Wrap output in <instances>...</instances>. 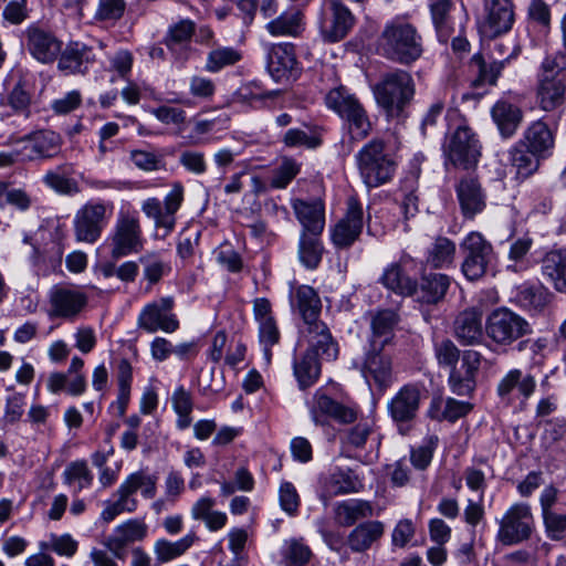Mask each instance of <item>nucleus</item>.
Returning <instances> with one entry per match:
<instances>
[{"label": "nucleus", "mask_w": 566, "mask_h": 566, "mask_svg": "<svg viewBox=\"0 0 566 566\" xmlns=\"http://www.w3.org/2000/svg\"><path fill=\"white\" fill-rule=\"evenodd\" d=\"M434 357L439 367L449 369L448 385L458 396L471 395L476 387V375L483 355L474 349L461 350L451 339L434 344Z\"/></svg>", "instance_id": "nucleus-1"}, {"label": "nucleus", "mask_w": 566, "mask_h": 566, "mask_svg": "<svg viewBox=\"0 0 566 566\" xmlns=\"http://www.w3.org/2000/svg\"><path fill=\"white\" fill-rule=\"evenodd\" d=\"M295 304L303 317L304 327L302 336L312 349L322 348V355L328 360L338 356V346L333 339L328 327L318 319L322 303L316 291L308 285L297 286L295 290Z\"/></svg>", "instance_id": "nucleus-2"}, {"label": "nucleus", "mask_w": 566, "mask_h": 566, "mask_svg": "<svg viewBox=\"0 0 566 566\" xmlns=\"http://www.w3.org/2000/svg\"><path fill=\"white\" fill-rule=\"evenodd\" d=\"M382 54L397 63L411 64L422 54V39L409 22L395 20L387 23L380 35Z\"/></svg>", "instance_id": "nucleus-3"}, {"label": "nucleus", "mask_w": 566, "mask_h": 566, "mask_svg": "<svg viewBox=\"0 0 566 566\" xmlns=\"http://www.w3.org/2000/svg\"><path fill=\"white\" fill-rule=\"evenodd\" d=\"M566 98V52L547 55L542 63L537 99L543 111L558 108Z\"/></svg>", "instance_id": "nucleus-4"}, {"label": "nucleus", "mask_w": 566, "mask_h": 566, "mask_svg": "<svg viewBox=\"0 0 566 566\" xmlns=\"http://www.w3.org/2000/svg\"><path fill=\"white\" fill-rule=\"evenodd\" d=\"M373 92L376 102L388 115H399L413 97L415 82L409 72L395 70L384 74Z\"/></svg>", "instance_id": "nucleus-5"}, {"label": "nucleus", "mask_w": 566, "mask_h": 566, "mask_svg": "<svg viewBox=\"0 0 566 566\" xmlns=\"http://www.w3.org/2000/svg\"><path fill=\"white\" fill-rule=\"evenodd\" d=\"M325 105L346 119L353 139L365 138L371 128L370 122L360 102L345 86L329 90L325 95Z\"/></svg>", "instance_id": "nucleus-6"}, {"label": "nucleus", "mask_w": 566, "mask_h": 566, "mask_svg": "<svg viewBox=\"0 0 566 566\" xmlns=\"http://www.w3.org/2000/svg\"><path fill=\"white\" fill-rule=\"evenodd\" d=\"M359 174L369 188L379 187L388 182L396 170V163L385 153V144L380 139H373L356 155Z\"/></svg>", "instance_id": "nucleus-7"}, {"label": "nucleus", "mask_w": 566, "mask_h": 566, "mask_svg": "<svg viewBox=\"0 0 566 566\" xmlns=\"http://www.w3.org/2000/svg\"><path fill=\"white\" fill-rule=\"evenodd\" d=\"M484 329L488 338L500 347H507L532 333L531 324L507 307L493 310L486 317Z\"/></svg>", "instance_id": "nucleus-8"}, {"label": "nucleus", "mask_w": 566, "mask_h": 566, "mask_svg": "<svg viewBox=\"0 0 566 566\" xmlns=\"http://www.w3.org/2000/svg\"><path fill=\"white\" fill-rule=\"evenodd\" d=\"M496 541L505 546H512L527 541L534 528V517L531 506L526 503L512 504L497 520Z\"/></svg>", "instance_id": "nucleus-9"}, {"label": "nucleus", "mask_w": 566, "mask_h": 566, "mask_svg": "<svg viewBox=\"0 0 566 566\" xmlns=\"http://www.w3.org/2000/svg\"><path fill=\"white\" fill-rule=\"evenodd\" d=\"M114 205L105 200L86 202L74 219L75 235L78 241L94 243L112 218Z\"/></svg>", "instance_id": "nucleus-10"}, {"label": "nucleus", "mask_w": 566, "mask_h": 566, "mask_svg": "<svg viewBox=\"0 0 566 566\" xmlns=\"http://www.w3.org/2000/svg\"><path fill=\"white\" fill-rule=\"evenodd\" d=\"M184 201V187L181 184H175L171 190L166 195L161 202L158 198H147L142 203L144 214L154 221L157 229L165 231L164 237L168 235L176 226V213Z\"/></svg>", "instance_id": "nucleus-11"}, {"label": "nucleus", "mask_w": 566, "mask_h": 566, "mask_svg": "<svg viewBox=\"0 0 566 566\" xmlns=\"http://www.w3.org/2000/svg\"><path fill=\"white\" fill-rule=\"evenodd\" d=\"M460 248L464 254L462 272L470 281L481 279L493 259L492 244L476 231L470 232L461 242Z\"/></svg>", "instance_id": "nucleus-12"}, {"label": "nucleus", "mask_w": 566, "mask_h": 566, "mask_svg": "<svg viewBox=\"0 0 566 566\" xmlns=\"http://www.w3.org/2000/svg\"><path fill=\"white\" fill-rule=\"evenodd\" d=\"M88 295L77 286L55 285L49 293L48 315L73 321L86 308Z\"/></svg>", "instance_id": "nucleus-13"}, {"label": "nucleus", "mask_w": 566, "mask_h": 566, "mask_svg": "<svg viewBox=\"0 0 566 566\" xmlns=\"http://www.w3.org/2000/svg\"><path fill=\"white\" fill-rule=\"evenodd\" d=\"M444 151L454 167L470 169L478 164L481 145L471 128L460 125L451 135Z\"/></svg>", "instance_id": "nucleus-14"}, {"label": "nucleus", "mask_w": 566, "mask_h": 566, "mask_svg": "<svg viewBox=\"0 0 566 566\" xmlns=\"http://www.w3.org/2000/svg\"><path fill=\"white\" fill-rule=\"evenodd\" d=\"M114 258L137 253L143 249L139 218L130 212H119L112 237Z\"/></svg>", "instance_id": "nucleus-15"}, {"label": "nucleus", "mask_w": 566, "mask_h": 566, "mask_svg": "<svg viewBox=\"0 0 566 566\" xmlns=\"http://www.w3.org/2000/svg\"><path fill=\"white\" fill-rule=\"evenodd\" d=\"M172 307L174 300L169 296L148 303L138 316V327L147 333L176 332L179 328V322L176 315L171 313Z\"/></svg>", "instance_id": "nucleus-16"}, {"label": "nucleus", "mask_w": 566, "mask_h": 566, "mask_svg": "<svg viewBox=\"0 0 566 566\" xmlns=\"http://www.w3.org/2000/svg\"><path fill=\"white\" fill-rule=\"evenodd\" d=\"M413 259L408 254L385 268L380 282L394 293L402 296H410L417 291V280L410 274Z\"/></svg>", "instance_id": "nucleus-17"}, {"label": "nucleus", "mask_w": 566, "mask_h": 566, "mask_svg": "<svg viewBox=\"0 0 566 566\" xmlns=\"http://www.w3.org/2000/svg\"><path fill=\"white\" fill-rule=\"evenodd\" d=\"M514 20L512 0H490L485 4V18L481 24V32L486 38H496L509 32Z\"/></svg>", "instance_id": "nucleus-18"}, {"label": "nucleus", "mask_w": 566, "mask_h": 566, "mask_svg": "<svg viewBox=\"0 0 566 566\" xmlns=\"http://www.w3.org/2000/svg\"><path fill=\"white\" fill-rule=\"evenodd\" d=\"M364 212L361 205L355 198L347 201L345 216L335 224L332 231L333 243L337 248L350 247L361 233Z\"/></svg>", "instance_id": "nucleus-19"}, {"label": "nucleus", "mask_w": 566, "mask_h": 566, "mask_svg": "<svg viewBox=\"0 0 566 566\" xmlns=\"http://www.w3.org/2000/svg\"><path fill=\"white\" fill-rule=\"evenodd\" d=\"M19 143L22 145V161L46 159L55 156L61 146V137L52 130H38L25 135Z\"/></svg>", "instance_id": "nucleus-20"}, {"label": "nucleus", "mask_w": 566, "mask_h": 566, "mask_svg": "<svg viewBox=\"0 0 566 566\" xmlns=\"http://www.w3.org/2000/svg\"><path fill=\"white\" fill-rule=\"evenodd\" d=\"M311 417L317 426L326 424L327 418H333L340 423H350L356 420L357 412L354 408L342 405L322 390H317L313 397Z\"/></svg>", "instance_id": "nucleus-21"}, {"label": "nucleus", "mask_w": 566, "mask_h": 566, "mask_svg": "<svg viewBox=\"0 0 566 566\" xmlns=\"http://www.w3.org/2000/svg\"><path fill=\"white\" fill-rule=\"evenodd\" d=\"M365 379L381 389L388 387L392 381L391 357L382 352V347H370L361 368Z\"/></svg>", "instance_id": "nucleus-22"}, {"label": "nucleus", "mask_w": 566, "mask_h": 566, "mask_svg": "<svg viewBox=\"0 0 566 566\" xmlns=\"http://www.w3.org/2000/svg\"><path fill=\"white\" fill-rule=\"evenodd\" d=\"M457 197L461 211L465 218L472 219L485 208L486 196L479 180L468 176L457 186Z\"/></svg>", "instance_id": "nucleus-23"}, {"label": "nucleus", "mask_w": 566, "mask_h": 566, "mask_svg": "<svg viewBox=\"0 0 566 566\" xmlns=\"http://www.w3.org/2000/svg\"><path fill=\"white\" fill-rule=\"evenodd\" d=\"M420 399V388L416 385H406L388 402L389 415L396 422H408L416 417Z\"/></svg>", "instance_id": "nucleus-24"}, {"label": "nucleus", "mask_w": 566, "mask_h": 566, "mask_svg": "<svg viewBox=\"0 0 566 566\" xmlns=\"http://www.w3.org/2000/svg\"><path fill=\"white\" fill-rule=\"evenodd\" d=\"M27 46L31 55L42 63H50L61 52V42L50 32L36 27L27 30Z\"/></svg>", "instance_id": "nucleus-25"}, {"label": "nucleus", "mask_w": 566, "mask_h": 566, "mask_svg": "<svg viewBox=\"0 0 566 566\" xmlns=\"http://www.w3.org/2000/svg\"><path fill=\"white\" fill-rule=\"evenodd\" d=\"M454 336L464 346L481 344L483 339L481 311L474 307L462 311L454 321Z\"/></svg>", "instance_id": "nucleus-26"}, {"label": "nucleus", "mask_w": 566, "mask_h": 566, "mask_svg": "<svg viewBox=\"0 0 566 566\" xmlns=\"http://www.w3.org/2000/svg\"><path fill=\"white\" fill-rule=\"evenodd\" d=\"M296 63L295 51L292 44L282 43L271 48L268 70L275 82L289 81L293 76Z\"/></svg>", "instance_id": "nucleus-27"}, {"label": "nucleus", "mask_w": 566, "mask_h": 566, "mask_svg": "<svg viewBox=\"0 0 566 566\" xmlns=\"http://www.w3.org/2000/svg\"><path fill=\"white\" fill-rule=\"evenodd\" d=\"M147 535V525L136 518L128 520L114 530V534L108 536L104 542L115 556L120 557L119 552L128 544L143 541Z\"/></svg>", "instance_id": "nucleus-28"}, {"label": "nucleus", "mask_w": 566, "mask_h": 566, "mask_svg": "<svg viewBox=\"0 0 566 566\" xmlns=\"http://www.w3.org/2000/svg\"><path fill=\"white\" fill-rule=\"evenodd\" d=\"M361 488V483L357 475L350 470H336L332 472L323 484V493L321 500L324 505L328 504V501L337 495H344L349 493H356Z\"/></svg>", "instance_id": "nucleus-29"}, {"label": "nucleus", "mask_w": 566, "mask_h": 566, "mask_svg": "<svg viewBox=\"0 0 566 566\" xmlns=\"http://www.w3.org/2000/svg\"><path fill=\"white\" fill-rule=\"evenodd\" d=\"M385 533L380 521H367L355 526L347 536V545L354 553H364L373 547Z\"/></svg>", "instance_id": "nucleus-30"}, {"label": "nucleus", "mask_w": 566, "mask_h": 566, "mask_svg": "<svg viewBox=\"0 0 566 566\" xmlns=\"http://www.w3.org/2000/svg\"><path fill=\"white\" fill-rule=\"evenodd\" d=\"M542 274L559 293H566V249L548 251L542 260Z\"/></svg>", "instance_id": "nucleus-31"}, {"label": "nucleus", "mask_w": 566, "mask_h": 566, "mask_svg": "<svg viewBox=\"0 0 566 566\" xmlns=\"http://www.w3.org/2000/svg\"><path fill=\"white\" fill-rule=\"evenodd\" d=\"M354 25L352 12L342 3H332V19L329 24L322 28V35L326 42L335 43L343 40Z\"/></svg>", "instance_id": "nucleus-32"}, {"label": "nucleus", "mask_w": 566, "mask_h": 566, "mask_svg": "<svg viewBox=\"0 0 566 566\" xmlns=\"http://www.w3.org/2000/svg\"><path fill=\"white\" fill-rule=\"evenodd\" d=\"M373 515V505L365 500H345L336 503L334 506V517L340 526H352L357 521L371 517Z\"/></svg>", "instance_id": "nucleus-33"}, {"label": "nucleus", "mask_w": 566, "mask_h": 566, "mask_svg": "<svg viewBox=\"0 0 566 566\" xmlns=\"http://www.w3.org/2000/svg\"><path fill=\"white\" fill-rule=\"evenodd\" d=\"M318 359L327 360L322 355V348L312 349L308 345L307 352L294 363V375L301 389L311 387L318 378L321 366Z\"/></svg>", "instance_id": "nucleus-34"}, {"label": "nucleus", "mask_w": 566, "mask_h": 566, "mask_svg": "<svg viewBox=\"0 0 566 566\" xmlns=\"http://www.w3.org/2000/svg\"><path fill=\"white\" fill-rule=\"evenodd\" d=\"M398 323L397 314L391 310L376 312L370 322L371 338L370 347H384L394 338L395 327Z\"/></svg>", "instance_id": "nucleus-35"}, {"label": "nucleus", "mask_w": 566, "mask_h": 566, "mask_svg": "<svg viewBox=\"0 0 566 566\" xmlns=\"http://www.w3.org/2000/svg\"><path fill=\"white\" fill-rule=\"evenodd\" d=\"M294 212L304 229L313 235H318L324 229V207L319 201L306 202L295 200Z\"/></svg>", "instance_id": "nucleus-36"}, {"label": "nucleus", "mask_w": 566, "mask_h": 566, "mask_svg": "<svg viewBox=\"0 0 566 566\" xmlns=\"http://www.w3.org/2000/svg\"><path fill=\"white\" fill-rule=\"evenodd\" d=\"M492 118L504 137L512 136L522 122L521 108L507 101L501 99L492 107Z\"/></svg>", "instance_id": "nucleus-37"}, {"label": "nucleus", "mask_w": 566, "mask_h": 566, "mask_svg": "<svg viewBox=\"0 0 566 566\" xmlns=\"http://www.w3.org/2000/svg\"><path fill=\"white\" fill-rule=\"evenodd\" d=\"M157 476L145 470L129 474L119 485L117 493H123L128 499H135L134 494L140 491L145 499H153L157 492Z\"/></svg>", "instance_id": "nucleus-38"}, {"label": "nucleus", "mask_w": 566, "mask_h": 566, "mask_svg": "<svg viewBox=\"0 0 566 566\" xmlns=\"http://www.w3.org/2000/svg\"><path fill=\"white\" fill-rule=\"evenodd\" d=\"M523 143L533 154L544 155L554 146V135L543 120L533 122L524 133Z\"/></svg>", "instance_id": "nucleus-39"}, {"label": "nucleus", "mask_w": 566, "mask_h": 566, "mask_svg": "<svg viewBox=\"0 0 566 566\" xmlns=\"http://www.w3.org/2000/svg\"><path fill=\"white\" fill-rule=\"evenodd\" d=\"M195 533H189L176 542L159 538L154 544V554L157 563L166 564L182 556L196 542Z\"/></svg>", "instance_id": "nucleus-40"}, {"label": "nucleus", "mask_w": 566, "mask_h": 566, "mask_svg": "<svg viewBox=\"0 0 566 566\" xmlns=\"http://www.w3.org/2000/svg\"><path fill=\"white\" fill-rule=\"evenodd\" d=\"M536 382L532 375H523L522 370L515 368L507 371L500 380L497 394L501 398H505L516 388L524 398H528L534 392Z\"/></svg>", "instance_id": "nucleus-41"}, {"label": "nucleus", "mask_w": 566, "mask_h": 566, "mask_svg": "<svg viewBox=\"0 0 566 566\" xmlns=\"http://www.w3.org/2000/svg\"><path fill=\"white\" fill-rule=\"evenodd\" d=\"M90 60V49L82 43H70L62 52L59 69L66 73L83 72Z\"/></svg>", "instance_id": "nucleus-42"}, {"label": "nucleus", "mask_w": 566, "mask_h": 566, "mask_svg": "<svg viewBox=\"0 0 566 566\" xmlns=\"http://www.w3.org/2000/svg\"><path fill=\"white\" fill-rule=\"evenodd\" d=\"M449 286L450 279L446 274H429L422 280L420 300L428 304H436L444 297Z\"/></svg>", "instance_id": "nucleus-43"}, {"label": "nucleus", "mask_w": 566, "mask_h": 566, "mask_svg": "<svg viewBox=\"0 0 566 566\" xmlns=\"http://www.w3.org/2000/svg\"><path fill=\"white\" fill-rule=\"evenodd\" d=\"M552 297V293L542 285H523L517 293L521 305L535 312L543 311Z\"/></svg>", "instance_id": "nucleus-44"}, {"label": "nucleus", "mask_w": 566, "mask_h": 566, "mask_svg": "<svg viewBox=\"0 0 566 566\" xmlns=\"http://www.w3.org/2000/svg\"><path fill=\"white\" fill-rule=\"evenodd\" d=\"M266 30L273 36H296L302 31L300 12L282 13L266 24Z\"/></svg>", "instance_id": "nucleus-45"}, {"label": "nucleus", "mask_w": 566, "mask_h": 566, "mask_svg": "<svg viewBox=\"0 0 566 566\" xmlns=\"http://www.w3.org/2000/svg\"><path fill=\"white\" fill-rule=\"evenodd\" d=\"M282 556L285 566H306L313 553L302 539L290 538L284 542Z\"/></svg>", "instance_id": "nucleus-46"}, {"label": "nucleus", "mask_w": 566, "mask_h": 566, "mask_svg": "<svg viewBox=\"0 0 566 566\" xmlns=\"http://www.w3.org/2000/svg\"><path fill=\"white\" fill-rule=\"evenodd\" d=\"M133 379V368L127 359H122L117 367V409L119 416H124L130 398V384Z\"/></svg>", "instance_id": "nucleus-47"}, {"label": "nucleus", "mask_w": 566, "mask_h": 566, "mask_svg": "<svg viewBox=\"0 0 566 566\" xmlns=\"http://www.w3.org/2000/svg\"><path fill=\"white\" fill-rule=\"evenodd\" d=\"M455 255V244L450 239L439 237L434 240L428 254V263L433 268H443L452 263Z\"/></svg>", "instance_id": "nucleus-48"}, {"label": "nucleus", "mask_w": 566, "mask_h": 566, "mask_svg": "<svg viewBox=\"0 0 566 566\" xmlns=\"http://www.w3.org/2000/svg\"><path fill=\"white\" fill-rule=\"evenodd\" d=\"M150 114L154 115L161 124L172 125L178 135H181L188 125L187 113L180 107L160 105L153 108Z\"/></svg>", "instance_id": "nucleus-49"}, {"label": "nucleus", "mask_w": 566, "mask_h": 566, "mask_svg": "<svg viewBox=\"0 0 566 566\" xmlns=\"http://www.w3.org/2000/svg\"><path fill=\"white\" fill-rule=\"evenodd\" d=\"M276 95V91H265L258 83H247L237 90L234 98L239 103L256 107L263 105L264 101L274 98Z\"/></svg>", "instance_id": "nucleus-50"}, {"label": "nucleus", "mask_w": 566, "mask_h": 566, "mask_svg": "<svg viewBox=\"0 0 566 566\" xmlns=\"http://www.w3.org/2000/svg\"><path fill=\"white\" fill-rule=\"evenodd\" d=\"M241 53L230 46H219L209 52L206 70L209 72H218L221 69L234 65L241 60Z\"/></svg>", "instance_id": "nucleus-51"}, {"label": "nucleus", "mask_w": 566, "mask_h": 566, "mask_svg": "<svg viewBox=\"0 0 566 566\" xmlns=\"http://www.w3.org/2000/svg\"><path fill=\"white\" fill-rule=\"evenodd\" d=\"M171 402L174 410L178 415L177 426L180 429H186L191 423L190 413L192 411V397L191 394L182 386L178 387L172 396Z\"/></svg>", "instance_id": "nucleus-52"}, {"label": "nucleus", "mask_w": 566, "mask_h": 566, "mask_svg": "<svg viewBox=\"0 0 566 566\" xmlns=\"http://www.w3.org/2000/svg\"><path fill=\"white\" fill-rule=\"evenodd\" d=\"M323 248L316 235L308 237L305 233L301 237L298 254L301 262L308 269H315L322 260Z\"/></svg>", "instance_id": "nucleus-53"}, {"label": "nucleus", "mask_w": 566, "mask_h": 566, "mask_svg": "<svg viewBox=\"0 0 566 566\" xmlns=\"http://www.w3.org/2000/svg\"><path fill=\"white\" fill-rule=\"evenodd\" d=\"M449 0H437L431 4L432 21L436 27L437 33L442 41H447L452 31L449 19Z\"/></svg>", "instance_id": "nucleus-54"}, {"label": "nucleus", "mask_w": 566, "mask_h": 566, "mask_svg": "<svg viewBox=\"0 0 566 566\" xmlns=\"http://www.w3.org/2000/svg\"><path fill=\"white\" fill-rule=\"evenodd\" d=\"M179 164L188 172L196 176H201L208 170L206 155L199 150L187 149L181 151L179 155Z\"/></svg>", "instance_id": "nucleus-55"}, {"label": "nucleus", "mask_w": 566, "mask_h": 566, "mask_svg": "<svg viewBox=\"0 0 566 566\" xmlns=\"http://www.w3.org/2000/svg\"><path fill=\"white\" fill-rule=\"evenodd\" d=\"M193 34L195 23L189 19L180 20L169 28L165 42L172 49L177 44L189 41Z\"/></svg>", "instance_id": "nucleus-56"}, {"label": "nucleus", "mask_w": 566, "mask_h": 566, "mask_svg": "<svg viewBox=\"0 0 566 566\" xmlns=\"http://www.w3.org/2000/svg\"><path fill=\"white\" fill-rule=\"evenodd\" d=\"M144 266V276L149 283H157L169 266L155 253H147L139 259Z\"/></svg>", "instance_id": "nucleus-57"}, {"label": "nucleus", "mask_w": 566, "mask_h": 566, "mask_svg": "<svg viewBox=\"0 0 566 566\" xmlns=\"http://www.w3.org/2000/svg\"><path fill=\"white\" fill-rule=\"evenodd\" d=\"M259 340L263 347L265 360L270 363L272 357L271 347L280 340V332L275 319L259 324Z\"/></svg>", "instance_id": "nucleus-58"}, {"label": "nucleus", "mask_w": 566, "mask_h": 566, "mask_svg": "<svg viewBox=\"0 0 566 566\" xmlns=\"http://www.w3.org/2000/svg\"><path fill=\"white\" fill-rule=\"evenodd\" d=\"M46 186L61 195H75L80 192L78 184L75 179L67 178L56 171H49L43 178Z\"/></svg>", "instance_id": "nucleus-59"}, {"label": "nucleus", "mask_w": 566, "mask_h": 566, "mask_svg": "<svg viewBox=\"0 0 566 566\" xmlns=\"http://www.w3.org/2000/svg\"><path fill=\"white\" fill-rule=\"evenodd\" d=\"M64 478L69 484L77 482L78 490L87 488L93 479L84 461H75L69 464L64 471Z\"/></svg>", "instance_id": "nucleus-60"}, {"label": "nucleus", "mask_w": 566, "mask_h": 566, "mask_svg": "<svg viewBox=\"0 0 566 566\" xmlns=\"http://www.w3.org/2000/svg\"><path fill=\"white\" fill-rule=\"evenodd\" d=\"M117 501L107 503L101 514V518L106 523L112 522L117 515L124 512L132 513L137 509L136 499H128L123 493H117Z\"/></svg>", "instance_id": "nucleus-61"}, {"label": "nucleus", "mask_w": 566, "mask_h": 566, "mask_svg": "<svg viewBox=\"0 0 566 566\" xmlns=\"http://www.w3.org/2000/svg\"><path fill=\"white\" fill-rule=\"evenodd\" d=\"M298 172V164L293 159L285 158L282 164L273 171L271 186L277 189L285 188Z\"/></svg>", "instance_id": "nucleus-62"}, {"label": "nucleus", "mask_w": 566, "mask_h": 566, "mask_svg": "<svg viewBox=\"0 0 566 566\" xmlns=\"http://www.w3.org/2000/svg\"><path fill=\"white\" fill-rule=\"evenodd\" d=\"M279 500L281 509L291 516L297 513L300 506V496L295 486L291 482H283L279 489Z\"/></svg>", "instance_id": "nucleus-63"}, {"label": "nucleus", "mask_w": 566, "mask_h": 566, "mask_svg": "<svg viewBox=\"0 0 566 566\" xmlns=\"http://www.w3.org/2000/svg\"><path fill=\"white\" fill-rule=\"evenodd\" d=\"M547 536L553 541L564 538L566 534V514L557 512L547 513L543 516Z\"/></svg>", "instance_id": "nucleus-64"}]
</instances>
